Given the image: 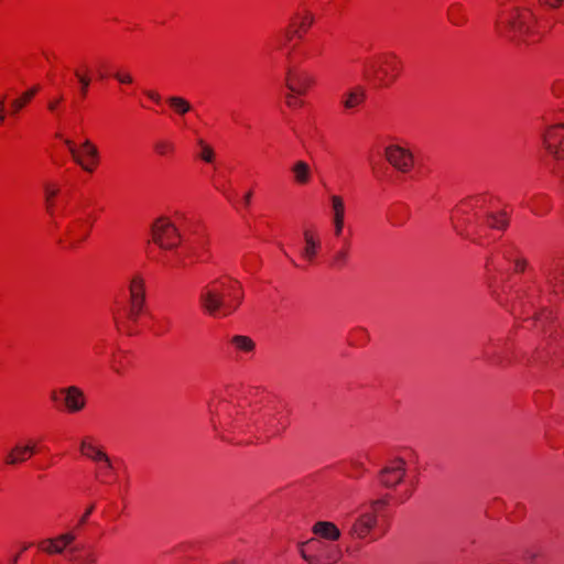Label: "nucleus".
<instances>
[{
    "mask_svg": "<svg viewBox=\"0 0 564 564\" xmlns=\"http://www.w3.org/2000/svg\"><path fill=\"white\" fill-rule=\"evenodd\" d=\"M223 283L219 280L213 281L204 286L199 293V305L202 310L213 317H226L231 315L242 302V293L232 294L231 301H226L224 293L218 286Z\"/></svg>",
    "mask_w": 564,
    "mask_h": 564,
    "instance_id": "nucleus-1",
    "label": "nucleus"
},
{
    "mask_svg": "<svg viewBox=\"0 0 564 564\" xmlns=\"http://www.w3.org/2000/svg\"><path fill=\"white\" fill-rule=\"evenodd\" d=\"M532 21L533 15L529 10L514 8L497 20L496 28L499 34L517 41L530 31Z\"/></svg>",
    "mask_w": 564,
    "mask_h": 564,
    "instance_id": "nucleus-2",
    "label": "nucleus"
},
{
    "mask_svg": "<svg viewBox=\"0 0 564 564\" xmlns=\"http://www.w3.org/2000/svg\"><path fill=\"white\" fill-rule=\"evenodd\" d=\"M386 505L387 501L383 499L373 500L370 506L364 509L356 518L352 520H346L343 525L347 530L348 535L352 539L359 540L366 539L370 535L372 529L378 522V508Z\"/></svg>",
    "mask_w": 564,
    "mask_h": 564,
    "instance_id": "nucleus-3",
    "label": "nucleus"
},
{
    "mask_svg": "<svg viewBox=\"0 0 564 564\" xmlns=\"http://www.w3.org/2000/svg\"><path fill=\"white\" fill-rule=\"evenodd\" d=\"M400 72V62L394 55L384 56L380 62H369L366 65L364 76L377 82L380 86H387L393 82Z\"/></svg>",
    "mask_w": 564,
    "mask_h": 564,
    "instance_id": "nucleus-4",
    "label": "nucleus"
},
{
    "mask_svg": "<svg viewBox=\"0 0 564 564\" xmlns=\"http://www.w3.org/2000/svg\"><path fill=\"white\" fill-rule=\"evenodd\" d=\"M152 240L162 249H174L180 243V234L175 225L167 218H158L151 226Z\"/></svg>",
    "mask_w": 564,
    "mask_h": 564,
    "instance_id": "nucleus-5",
    "label": "nucleus"
},
{
    "mask_svg": "<svg viewBox=\"0 0 564 564\" xmlns=\"http://www.w3.org/2000/svg\"><path fill=\"white\" fill-rule=\"evenodd\" d=\"M65 144L73 156V160L85 172L93 173L99 163V151L97 147L88 139H86L79 148H76L70 140H65Z\"/></svg>",
    "mask_w": 564,
    "mask_h": 564,
    "instance_id": "nucleus-6",
    "label": "nucleus"
},
{
    "mask_svg": "<svg viewBox=\"0 0 564 564\" xmlns=\"http://www.w3.org/2000/svg\"><path fill=\"white\" fill-rule=\"evenodd\" d=\"M406 464L402 458H395L389 462L379 473V480L387 488H394L399 485L405 475Z\"/></svg>",
    "mask_w": 564,
    "mask_h": 564,
    "instance_id": "nucleus-7",
    "label": "nucleus"
},
{
    "mask_svg": "<svg viewBox=\"0 0 564 564\" xmlns=\"http://www.w3.org/2000/svg\"><path fill=\"white\" fill-rule=\"evenodd\" d=\"M543 143L547 152L556 160H564V126L550 128L543 134Z\"/></svg>",
    "mask_w": 564,
    "mask_h": 564,
    "instance_id": "nucleus-8",
    "label": "nucleus"
},
{
    "mask_svg": "<svg viewBox=\"0 0 564 564\" xmlns=\"http://www.w3.org/2000/svg\"><path fill=\"white\" fill-rule=\"evenodd\" d=\"M386 158L393 167L403 173L410 171V169L413 166L412 153L399 145L387 147Z\"/></svg>",
    "mask_w": 564,
    "mask_h": 564,
    "instance_id": "nucleus-9",
    "label": "nucleus"
},
{
    "mask_svg": "<svg viewBox=\"0 0 564 564\" xmlns=\"http://www.w3.org/2000/svg\"><path fill=\"white\" fill-rule=\"evenodd\" d=\"M286 87L294 94L304 95L314 84V78L305 72L288 69L285 78Z\"/></svg>",
    "mask_w": 564,
    "mask_h": 564,
    "instance_id": "nucleus-10",
    "label": "nucleus"
},
{
    "mask_svg": "<svg viewBox=\"0 0 564 564\" xmlns=\"http://www.w3.org/2000/svg\"><path fill=\"white\" fill-rule=\"evenodd\" d=\"M59 392L64 394V403L69 412H78L85 408L84 393L79 388L70 386L61 389Z\"/></svg>",
    "mask_w": 564,
    "mask_h": 564,
    "instance_id": "nucleus-11",
    "label": "nucleus"
},
{
    "mask_svg": "<svg viewBox=\"0 0 564 564\" xmlns=\"http://www.w3.org/2000/svg\"><path fill=\"white\" fill-rule=\"evenodd\" d=\"M65 557L70 564H95L97 562L96 554L90 549L86 550L84 545L70 546Z\"/></svg>",
    "mask_w": 564,
    "mask_h": 564,
    "instance_id": "nucleus-12",
    "label": "nucleus"
},
{
    "mask_svg": "<svg viewBox=\"0 0 564 564\" xmlns=\"http://www.w3.org/2000/svg\"><path fill=\"white\" fill-rule=\"evenodd\" d=\"M79 449L84 456L90 458L91 460L101 462L106 464L107 468H112V463L109 456L102 449L91 444L89 437H85L82 440Z\"/></svg>",
    "mask_w": 564,
    "mask_h": 564,
    "instance_id": "nucleus-13",
    "label": "nucleus"
},
{
    "mask_svg": "<svg viewBox=\"0 0 564 564\" xmlns=\"http://www.w3.org/2000/svg\"><path fill=\"white\" fill-rule=\"evenodd\" d=\"M35 453V446L26 444H17L4 457L7 465H18L25 462L30 456Z\"/></svg>",
    "mask_w": 564,
    "mask_h": 564,
    "instance_id": "nucleus-14",
    "label": "nucleus"
},
{
    "mask_svg": "<svg viewBox=\"0 0 564 564\" xmlns=\"http://www.w3.org/2000/svg\"><path fill=\"white\" fill-rule=\"evenodd\" d=\"M262 423L270 435H278L286 427V422L279 412L264 413L262 415Z\"/></svg>",
    "mask_w": 564,
    "mask_h": 564,
    "instance_id": "nucleus-15",
    "label": "nucleus"
},
{
    "mask_svg": "<svg viewBox=\"0 0 564 564\" xmlns=\"http://www.w3.org/2000/svg\"><path fill=\"white\" fill-rule=\"evenodd\" d=\"M533 296L527 291L517 292L516 297L512 300L510 311L512 314L518 312L529 314L533 311Z\"/></svg>",
    "mask_w": 564,
    "mask_h": 564,
    "instance_id": "nucleus-16",
    "label": "nucleus"
},
{
    "mask_svg": "<svg viewBox=\"0 0 564 564\" xmlns=\"http://www.w3.org/2000/svg\"><path fill=\"white\" fill-rule=\"evenodd\" d=\"M312 530L314 534L329 541H337L341 535L337 525L329 521H318L313 525Z\"/></svg>",
    "mask_w": 564,
    "mask_h": 564,
    "instance_id": "nucleus-17",
    "label": "nucleus"
},
{
    "mask_svg": "<svg viewBox=\"0 0 564 564\" xmlns=\"http://www.w3.org/2000/svg\"><path fill=\"white\" fill-rule=\"evenodd\" d=\"M366 99V90L361 86H356L343 96L341 104L345 109H354L361 105Z\"/></svg>",
    "mask_w": 564,
    "mask_h": 564,
    "instance_id": "nucleus-18",
    "label": "nucleus"
},
{
    "mask_svg": "<svg viewBox=\"0 0 564 564\" xmlns=\"http://www.w3.org/2000/svg\"><path fill=\"white\" fill-rule=\"evenodd\" d=\"M291 171L294 176L295 183L300 185L307 184L311 180V167L305 161H296Z\"/></svg>",
    "mask_w": 564,
    "mask_h": 564,
    "instance_id": "nucleus-19",
    "label": "nucleus"
},
{
    "mask_svg": "<svg viewBox=\"0 0 564 564\" xmlns=\"http://www.w3.org/2000/svg\"><path fill=\"white\" fill-rule=\"evenodd\" d=\"M130 300L145 301V283L141 275L135 274L129 286Z\"/></svg>",
    "mask_w": 564,
    "mask_h": 564,
    "instance_id": "nucleus-20",
    "label": "nucleus"
},
{
    "mask_svg": "<svg viewBox=\"0 0 564 564\" xmlns=\"http://www.w3.org/2000/svg\"><path fill=\"white\" fill-rule=\"evenodd\" d=\"M304 240L305 247L303 249V257L308 261H313L317 254V249L319 248V241L314 238V236L308 231H304Z\"/></svg>",
    "mask_w": 564,
    "mask_h": 564,
    "instance_id": "nucleus-21",
    "label": "nucleus"
},
{
    "mask_svg": "<svg viewBox=\"0 0 564 564\" xmlns=\"http://www.w3.org/2000/svg\"><path fill=\"white\" fill-rule=\"evenodd\" d=\"M547 278L551 284L556 288L563 283L564 278V259L555 260L549 269Z\"/></svg>",
    "mask_w": 564,
    "mask_h": 564,
    "instance_id": "nucleus-22",
    "label": "nucleus"
},
{
    "mask_svg": "<svg viewBox=\"0 0 564 564\" xmlns=\"http://www.w3.org/2000/svg\"><path fill=\"white\" fill-rule=\"evenodd\" d=\"M39 86H33L22 94L20 98L13 99L11 101L12 112H19L39 91Z\"/></svg>",
    "mask_w": 564,
    "mask_h": 564,
    "instance_id": "nucleus-23",
    "label": "nucleus"
},
{
    "mask_svg": "<svg viewBox=\"0 0 564 564\" xmlns=\"http://www.w3.org/2000/svg\"><path fill=\"white\" fill-rule=\"evenodd\" d=\"M39 547L47 554H63L66 549L58 541V536L55 539H46L39 543Z\"/></svg>",
    "mask_w": 564,
    "mask_h": 564,
    "instance_id": "nucleus-24",
    "label": "nucleus"
},
{
    "mask_svg": "<svg viewBox=\"0 0 564 564\" xmlns=\"http://www.w3.org/2000/svg\"><path fill=\"white\" fill-rule=\"evenodd\" d=\"M167 102L171 106V108H173V110L181 116H184L192 110L191 104L183 97H169Z\"/></svg>",
    "mask_w": 564,
    "mask_h": 564,
    "instance_id": "nucleus-25",
    "label": "nucleus"
},
{
    "mask_svg": "<svg viewBox=\"0 0 564 564\" xmlns=\"http://www.w3.org/2000/svg\"><path fill=\"white\" fill-rule=\"evenodd\" d=\"M486 224L490 228L506 229L508 226V217H507L506 213H503V212L498 213V214L488 213L486 215Z\"/></svg>",
    "mask_w": 564,
    "mask_h": 564,
    "instance_id": "nucleus-26",
    "label": "nucleus"
},
{
    "mask_svg": "<svg viewBox=\"0 0 564 564\" xmlns=\"http://www.w3.org/2000/svg\"><path fill=\"white\" fill-rule=\"evenodd\" d=\"M447 17L451 23L455 25L464 24L467 21L463 7L459 3H454L448 8Z\"/></svg>",
    "mask_w": 564,
    "mask_h": 564,
    "instance_id": "nucleus-27",
    "label": "nucleus"
},
{
    "mask_svg": "<svg viewBox=\"0 0 564 564\" xmlns=\"http://www.w3.org/2000/svg\"><path fill=\"white\" fill-rule=\"evenodd\" d=\"M333 217L332 219H345V203L341 196L332 195L329 197Z\"/></svg>",
    "mask_w": 564,
    "mask_h": 564,
    "instance_id": "nucleus-28",
    "label": "nucleus"
},
{
    "mask_svg": "<svg viewBox=\"0 0 564 564\" xmlns=\"http://www.w3.org/2000/svg\"><path fill=\"white\" fill-rule=\"evenodd\" d=\"M231 344L239 350L250 352L254 349L253 340L243 335H236L231 338Z\"/></svg>",
    "mask_w": 564,
    "mask_h": 564,
    "instance_id": "nucleus-29",
    "label": "nucleus"
},
{
    "mask_svg": "<svg viewBox=\"0 0 564 564\" xmlns=\"http://www.w3.org/2000/svg\"><path fill=\"white\" fill-rule=\"evenodd\" d=\"M313 21H314V17L312 14H308V13L305 14L301 19V21L299 22L297 28L293 32H290V31L286 32L288 40L291 39L292 34L297 35L299 37H301V33L305 32L313 24Z\"/></svg>",
    "mask_w": 564,
    "mask_h": 564,
    "instance_id": "nucleus-30",
    "label": "nucleus"
},
{
    "mask_svg": "<svg viewBox=\"0 0 564 564\" xmlns=\"http://www.w3.org/2000/svg\"><path fill=\"white\" fill-rule=\"evenodd\" d=\"M349 259V249L341 248L337 250L332 258V265L337 269H343Z\"/></svg>",
    "mask_w": 564,
    "mask_h": 564,
    "instance_id": "nucleus-31",
    "label": "nucleus"
},
{
    "mask_svg": "<svg viewBox=\"0 0 564 564\" xmlns=\"http://www.w3.org/2000/svg\"><path fill=\"white\" fill-rule=\"evenodd\" d=\"M145 301L130 300V308L128 313V319L131 323H135L143 311Z\"/></svg>",
    "mask_w": 564,
    "mask_h": 564,
    "instance_id": "nucleus-32",
    "label": "nucleus"
},
{
    "mask_svg": "<svg viewBox=\"0 0 564 564\" xmlns=\"http://www.w3.org/2000/svg\"><path fill=\"white\" fill-rule=\"evenodd\" d=\"M74 75L76 76L80 85V94L85 97L88 91L91 79L87 74L82 73L79 69H75Z\"/></svg>",
    "mask_w": 564,
    "mask_h": 564,
    "instance_id": "nucleus-33",
    "label": "nucleus"
},
{
    "mask_svg": "<svg viewBox=\"0 0 564 564\" xmlns=\"http://www.w3.org/2000/svg\"><path fill=\"white\" fill-rule=\"evenodd\" d=\"M154 150L160 155H167L174 151V144L166 140L155 142Z\"/></svg>",
    "mask_w": 564,
    "mask_h": 564,
    "instance_id": "nucleus-34",
    "label": "nucleus"
},
{
    "mask_svg": "<svg viewBox=\"0 0 564 564\" xmlns=\"http://www.w3.org/2000/svg\"><path fill=\"white\" fill-rule=\"evenodd\" d=\"M199 145L202 147V153H200V158L205 161V162H212L213 159H214V151L213 149L205 144L203 140H199Z\"/></svg>",
    "mask_w": 564,
    "mask_h": 564,
    "instance_id": "nucleus-35",
    "label": "nucleus"
},
{
    "mask_svg": "<svg viewBox=\"0 0 564 564\" xmlns=\"http://www.w3.org/2000/svg\"><path fill=\"white\" fill-rule=\"evenodd\" d=\"M76 535L73 532H67L64 534L58 535V541L64 545L66 551L73 546V542L75 541Z\"/></svg>",
    "mask_w": 564,
    "mask_h": 564,
    "instance_id": "nucleus-36",
    "label": "nucleus"
},
{
    "mask_svg": "<svg viewBox=\"0 0 564 564\" xmlns=\"http://www.w3.org/2000/svg\"><path fill=\"white\" fill-rule=\"evenodd\" d=\"M334 226V236L340 237L345 227V219H332Z\"/></svg>",
    "mask_w": 564,
    "mask_h": 564,
    "instance_id": "nucleus-37",
    "label": "nucleus"
},
{
    "mask_svg": "<svg viewBox=\"0 0 564 564\" xmlns=\"http://www.w3.org/2000/svg\"><path fill=\"white\" fill-rule=\"evenodd\" d=\"M301 555L308 564H332L323 562L319 556H311L306 554V552L303 549L301 550Z\"/></svg>",
    "mask_w": 564,
    "mask_h": 564,
    "instance_id": "nucleus-38",
    "label": "nucleus"
},
{
    "mask_svg": "<svg viewBox=\"0 0 564 564\" xmlns=\"http://www.w3.org/2000/svg\"><path fill=\"white\" fill-rule=\"evenodd\" d=\"M171 327V319L163 318L162 321L158 322V335L165 334L170 330Z\"/></svg>",
    "mask_w": 564,
    "mask_h": 564,
    "instance_id": "nucleus-39",
    "label": "nucleus"
},
{
    "mask_svg": "<svg viewBox=\"0 0 564 564\" xmlns=\"http://www.w3.org/2000/svg\"><path fill=\"white\" fill-rule=\"evenodd\" d=\"M57 193H58L57 188H53V187H51L48 185L45 186V196H46V202H47V208H48L50 212H52L51 210V207H52L51 206V199L53 197H55L57 195Z\"/></svg>",
    "mask_w": 564,
    "mask_h": 564,
    "instance_id": "nucleus-40",
    "label": "nucleus"
},
{
    "mask_svg": "<svg viewBox=\"0 0 564 564\" xmlns=\"http://www.w3.org/2000/svg\"><path fill=\"white\" fill-rule=\"evenodd\" d=\"M113 77L121 84H131L132 83V76L128 73H116Z\"/></svg>",
    "mask_w": 564,
    "mask_h": 564,
    "instance_id": "nucleus-41",
    "label": "nucleus"
},
{
    "mask_svg": "<svg viewBox=\"0 0 564 564\" xmlns=\"http://www.w3.org/2000/svg\"><path fill=\"white\" fill-rule=\"evenodd\" d=\"M63 100V96H59L57 97L56 99H53V100H50L47 102V109L51 111V112H57V109H58V105L59 102Z\"/></svg>",
    "mask_w": 564,
    "mask_h": 564,
    "instance_id": "nucleus-42",
    "label": "nucleus"
},
{
    "mask_svg": "<svg viewBox=\"0 0 564 564\" xmlns=\"http://www.w3.org/2000/svg\"><path fill=\"white\" fill-rule=\"evenodd\" d=\"M144 94L147 97H149L151 100H153L156 104H160L162 100L161 96L154 90H145Z\"/></svg>",
    "mask_w": 564,
    "mask_h": 564,
    "instance_id": "nucleus-43",
    "label": "nucleus"
},
{
    "mask_svg": "<svg viewBox=\"0 0 564 564\" xmlns=\"http://www.w3.org/2000/svg\"><path fill=\"white\" fill-rule=\"evenodd\" d=\"M95 506L94 505H90L87 510L85 511V513L82 516V518L79 519V525L84 524L88 517L91 514L93 510H94Z\"/></svg>",
    "mask_w": 564,
    "mask_h": 564,
    "instance_id": "nucleus-44",
    "label": "nucleus"
},
{
    "mask_svg": "<svg viewBox=\"0 0 564 564\" xmlns=\"http://www.w3.org/2000/svg\"><path fill=\"white\" fill-rule=\"evenodd\" d=\"M542 3L550 6L551 8H558L563 0H540Z\"/></svg>",
    "mask_w": 564,
    "mask_h": 564,
    "instance_id": "nucleus-45",
    "label": "nucleus"
},
{
    "mask_svg": "<svg viewBox=\"0 0 564 564\" xmlns=\"http://www.w3.org/2000/svg\"><path fill=\"white\" fill-rule=\"evenodd\" d=\"M551 313H547L546 312H542V313H536L535 311H533V318L536 321V322H542V319L545 317V318H549Z\"/></svg>",
    "mask_w": 564,
    "mask_h": 564,
    "instance_id": "nucleus-46",
    "label": "nucleus"
},
{
    "mask_svg": "<svg viewBox=\"0 0 564 564\" xmlns=\"http://www.w3.org/2000/svg\"><path fill=\"white\" fill-rule=\"evenodd\" d=\"M251 197H252V192L249 191L245 194L243 198H242V203H243V206L245 207H249L250 203H251Z\"/></svg>",
    "mask_w": 564,
    "mask_h": 564,
    "instance_id": "nucleus-47",
    "label": "nucleus"
},
{
    "mask_svg": "<svg viewBox=\"0 0 564 564\" xmlns=\"http://www.w3.org/2000/svg\"><path fill=\"white\" fill-rule=\"evenodd\" d=\"M516 271L521 272L525 268V261L524 260H517L514 263Z\"/></svg>",
    "mask_w": 564,
    "mask_h": 564,
    "instance_id": "nucleus-48",
    "label": "nucleus"
},
{
    "mask_svg": "<svg viewBox=\"0 0 564 564\" xmlns=\"http://www.w3.org/2000/svg\"><path fill=\"white\" fill-rule=\"evenodd\" d=\"M286 104H288L289 106H291V107H292V106H296V105H301V102H297V101L295 100L294 96H293V95H291V94H289V95L286 96Z\"/></svg>",
    "mask_w": 564,
    "mask_h": 564,
    "instance_id": "nucleus-49",
    "label": "nucleus"
},
{
    "mask_svg": "<svg viewBox=\"0 0 564 564\" xmlns=\"http://www.w3.org/2000/svg\"><path fill=\"white\" fill-rule=\"evenodd\" d=\"M4 109H6L4 101L0 100V123H2L6 118Z\"/></svg>",
    "mask_w": 564,
    "mask_h": 564,
    "instance_id": "nucleus-50",
    "label": "nucleus"
},
{
    "mask_svg": "<svg viewBox=\"0 0 564 564\" xmlns=\"http://www.w3.org/2000/svg\"><path fill=\"white\" fill-rule=\"evenodd\" d=\"M327 558L333 560V562H337L339 560V555L329 553L327 554Z\"/></svg>",
    "mask_w": 564,
    "mask_h": 564,
    "instance_id": "nucleus-51",
    "label": "nucleus"
},
{
    "mask_svg": "<svg viewBox=\"0 0 564 564\" xmlns=\"http://www.w3.org/2000/svg\"><path fill=\"white\" fill-rule=\"evenodd\" d=\"M352 466H354V467H356V468L364 469V465H362V463H360V462H358V460L352 462Z\"/></svg>",
    "mask_w": 564,
    "mask_h": 564,
    "instance_id": "nucleus-52",
    "label": "nucleus"
},
{
    "mask_svg": "<svg viewBox=\"0 0 564 564\" xmlns=\"http://www.w3.org/2000/svg\"><path fill=\"white\" fill-rule=\"evenodd\" d=\"M52 400L53 401H57V393H56V391L52 392Z\"/></svg>",
    "mask_w": 564,
    "mask_h": 564,
    "instance_id": "nucleus-53",
    "label": "nucleus"
},
{
    "mask_svg": "<svg viewBox=\"0 0 564 564\" xmlns=\"http://www.w3.org/2000/svg\"><path fill=\"white\" fill-rule=\"evenodd\" d=\"M306 544H321L318 541H315V540H310L306 542Z\"/></svg>",
    "mask_w": 564,
    "mask_h": 564,
    "instance_id": "nucleus-54",
    "label": "nucleus"
},
{
    "mask_svg": "<svg viewBox=\"0 0 564 564\" xmlns=\"http://www.w3.org/2000/svg\"><path fill=\"white\" fill-rule=\"evenodd\" d=\"M492 294H494V296H496L497 301H499L502 304L501 300L499 299V295L497 294V292L495 290L492 291Z\"/></svg>",
    "mask_w": 564,
    "mask_h": 564,
    "instance_id": "nucleus-55",
    "label": "nucleus"
},
{
    "mask_svg": "<svg viewBox=\"0 0 564 564\" xmlns=\"http://www.w3.org/2000/svg\"><path fill=\"white\" fill-rule=\"evenodd\" d=\"M111 468H107L106 467V464H104V474L106 475L108 470H110Z\"/></svg>",
    "mask_w": 564,
    "mask_h": 564,
    "instance_id": "nucleus-56",
    "label": "nucleus"
},
{
    "mask_svg": "<svg viewBox=\"0 0 564 564\" xmlns=\"http://www.w3.org/2000/svg\"><path fill=\"white\" fill-rule=\"evenodd\" d=\"M343 248L348 249V248H349V242H348V241H345V243H344V247H343Z\"/></svg>",
    "mask_w": 564,
    "mask_h": 564,
    "instance_id": "nucleus-57",
    "label": "nucleus"
},
{
    "mask_svg": "<svg viewBox=\"0 0 564 564\" xmlns=\"http://www.w3.org/2000/svg\"><path fill=\"white\" fill-rule=\"evenodd\" d=\"M491 264H492V263H491L490 261H488V262L486 263V267H487V269H488V270H490V265H491Z\"/></svg>",
    "mask_w": 564,
    "mask_h": 564,
    "instance_id": "nucleus-58",
    "label": "nucleus"
},
{
    "mask_svg": "<svg viewBox=\"0 0 564 564\" xmlns=\"http://www.w3.org/2000/svg\"><path fill=\"white\" fill-rule=\"evenodd\" d=\"M0 100H3L6 102V96L0 97Z\"/></svg>",
    "mask_w": 564,
    "mask_h": 564,
    "instance_id": "nucleus-59",
    "label": "nucleus"
}]
</instances>
